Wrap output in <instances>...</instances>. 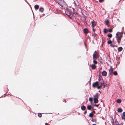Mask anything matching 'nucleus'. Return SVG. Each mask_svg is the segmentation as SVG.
I'll list each match as a JSON object with an SVG mask.
<instances>
[{
    "label": "nucleus",
    "mask_w": 125,
    "mask_h": 125,
    "mask_svg": "<svg viewBox=\"0 0 125 125\" xmlns=\"http://www.w3.org/2000/svg\"><path fill=\"white\" fill-rule=\"evenodd\" d=\"M39 11L41 12H43L44 9L42 8L41 7L39 9Z\"/></svg>",
    "instance_id": "18"
},
{
    "label": "nucleus",
    "mask_w": 125,
    "mask_h": 125,
    "mask_svg": "<svg viewBox=\"0 0 125 125\" xmlns=\"http://www.w3.org/2000/svg\"><path fill=\"white\" fill-rule=\"evenodd\" d=\"M104 0H99V1L100 2H102Z\"/></svg>",
    "instance_id": "41"
},
{
    "label": "nucleus",
    "mask_w": 125,
    "mask_h": 125,
    "mask_svg": "<svg viewBox=\"0 0 125 125\" xmlns=\"http://www.w3.org/2000/svg\"><path fill=\"white\" fill-rule=\"evenodd\" d=\"M94 103H97L98 102V99L94 98Z\"/></svg>",
    "instance_id": "17"
},
{
    "label": "nucleus",
    "mask_w": 125,
    "mask_h": 125,
    "mask_svg": "<svg viewBox=\"0 0 125 125\" xmlns=\"http://www.w3.org/2000/svg\"><path fill=\"white\" fill-rule=\"evenodd\" d=\"M86 113H87V112H86V111H85L84 112V114H86Z\"/></svg>",
    "instance_id": "48"
},
{
    "label": "nucleus",
    "mask_w": 125,
    "mask_h": 125,
    "mask_svg": "<svg viewBox=\"0 0 125 125\" xmlns=\"http://www.w3.org/2000/svg\"><path fill=\"white\" fill-rule=\"evenodd\" d=\"M116 102L118 103H120L121 102V100L120 99H118L117 100Z\"/></svg>",
    "instance_id": "22"
},
{
    "label": "nucleus",
    "mask_w": 125,
    "mask_h": 125,
    "mask_svg": "<svg viewBox=\"0 0 125 125\" xmlns=\"http://www.w3.org/2000/svg\"><path fill=\"white\" fill-rule=\"evenodd\" d=\"M94 98L98 99V98L99 95L97 94H96L95 95H94Z\"/></svg>",
    "instance_id": "9"
},
{
    "label": "nucleus",
    "mask_w": 125,
    "mask_h": 125,
    "mask_svg": "<svg viewBox=\"0 0 125 125\" xmlns=\"http://www.w3.org/2000/svg\"><path fill=\"white\" fill-rule=\"evenodd\" d=\"M94 106L97 107H98L99 106V105L97 104H95L94 105Z\"/></svg>",
    "instance_id": "42"
},
{
    "label": "nucleus",
    "mask_w": 125,
    "mask_h": 125,
    "mask_svg": "<svg viewBox=\"0 0 125 125\" xmlns=\"http://www.w3.org/2000/svg\"><path fill=\"white\" fill-rule=\"evenodd\" d=\"M102 81V84H104V81H103V80Z\"/></svg>",
    "instance_id": "45"
},
{
    "label": "nucleus",
    "mask_w": 125,
    "mask_h": 125,
    "mask_svg": "<svg viewBox=\"0 0 125 125\" xmlns=\"http://www.w3.org/2000/svg\"><path fill=\"white\" fill-rule=\"evenodd\" d=\"M34 8L36 10H37L39 8V6L38 5H36L34 6Z\"/></svg>",
    "instance_id": "16"
},
{
    "label": "nucleus",
    "mask_w": 125,
    "mask_h": 125,
    "mask_svg": "<svg viewBox=\"0 0 125 125\" xmlns=\"http://www.w3.org/2000/svg\"><path fill=\"white\" fill-rule=\"evenodd\" d=\"M108 27H109V25H108V24L107 25H106Z\"/></svg>",
    "instance_id": "54"
},
{
    "label": "nucleus",
    "mask_w": 125,
    "mask_h": 125,
    "mask_svg": "<svg viewBox=\"0 0 125 125\" xmlns=\"http://www.w3.org/2000/svg\"><path fill=\"white\" fill-rule=\"evenodd\" d=\"M123 116H124V117H125V112H124L123 113Z\"/></svg>",
    "instance_id": "39"
},
{
    "label": "nucleus",
    "mask_w": 125,
    "mask_h": 125,
    "mask_svg": "<svg viewBox=\"0 0 125 125\" xmlns=\"http://www.w3.org/2000/svg\"><path fill=\"white\" fill-rule=\"evenodd\" d=\"M108 37L109 38H111L112 37V35L111 34H109L107 35Z\"/></svg>",
    "instance_id": "24"
},
{
    "label": "nucleus",
    "mask_w": 125,
    "mask_h": 125,
    "mask_svg": "<svg viewBox=\"0 0 125 125\" xmlns=\"http://www.w3.org/2000/svg\"><path fill=\"white\" fill-rule=\"evenodd\" d=\"M56 2L61 7L65 2L63 0H56Z\"/></svg>",
    "instance_id": "2"
},
{
    "label": "nucleus",
    "mask_w": 125,
    "mask_h": 125,
    "mask_svg": "<svg viewBox=\"0 0 125 125\" xmlns=\"http://www.w3.org/2000/svg\"><path fill=\"white\" fill-rule=\"evenodd\" d=\"M93 115H94L92 113H91L89 114V116L91 117H93Z\"/></svg>",
    "instance_id": "23"
},
{
    "label": "nucleus",
    "mask_w": 125,
    "mask_h": 125,
    "mask_svg": "<svg viewBox=\"0 0 125 125\" xmlns=\"http://www.w3.org/2000/svg\"><path fill=\"white\" fill-rule=\"evenodd\" d=\"M81 108L82 110H84L86 108V107L85 106L83 105L81 106Z\"/></svg>",
    "instance_id": "12"
},
{
    "label": "nucleus",
    "mask_w": 125,
    "mask_h": 125,
    "mask_svg": "<svg viewBox=\"0 0 125 125\" xmlns=\"http://www.w3.org/2000/svg\"><path fill=\"white\" fill-rule=\"evenodd\" d=\"M99 56V55L97 53H94L93 55V58L94 59H96Z\"/></svg>",
    "instance_id": "4"
},
{
    "label": "nucleus",
    "mask_w": 125,
    "mask_h": 125,
    "mask_svg": "<svg viewBox=\"0 0 125 125\" xmlns=\"http://www.w3.org/2000/svg\"><path fill=\"white\" fill-rule=\"evenodd\" d=\"M108 31V30H107L105 28L104 30V32L105 33H106Z\"/></svg>",
    "instance_id": "25"
},
{
    "label": "nucleus",
    "mask_w": 125,
    "mask_h": 125,
    "mask_svg": "<svg viewBox=\"0 0 125 125\" xmlns=\"http://www.w3.org/2000/svg\"><path fill=\"white\" fill-rule=\"evenodd\" d=\"M72 9H73V10H74V9L73 8H72Z\"/></svg>",
    "instance_id": "56"
},
{
    "label": "nucleus",
    "mask_w": 125,
    "mask_h": 125,
    "mask_svg": "<svg viewBox=\"0 0 125 125\" xmlns=\"http://www.w3.org/2000/svg\"><path fill=\"white\" fill-rule=\"evenodd\" d=\"M123 50V48L121 47H119L118 49V52H121V51Z\"/></svg>",
    "instance_id": "14"
},
{
    "label": "nucleus",
    "mask_w": 125,
    "mask_h": 125,
    "mask_svg": "<svg viewBox=\"0 0 125 125\" xmlns=\"http://www.w3.org/2000/svg\"><path fill=\"white\" fill-rule=\"evenodd\" d=\"M98 80L99 81H103V79L102 77L100 75H99V78L98 79Z\"/></svg>",
    "instance_id": "11"
},
{
    "label": "nucleus",
    "mask_w": 125,
    "mask_h": 125,
    "mask_svg": "<svg viewBox=\"0 0 125 125\" xmlns=\"http://www.w3.org/2000/svg\"><path fill=\"white\" fill-rule=\"evenodd\" d=\"M94 64H92L90 65L93 69H94L95 68L96 66Z\"/></svg>",
    "instance_id": "10"
},
{
    "label": "nucleus",
    "mask_w": 125,
    "mask_h": 125,
    "mask_svg": "<svg viewBox=\"0 0 125 125\" xmlns=\"http://www.w3.org/2000/svg\"><path fill=\"white\" fill-rule=\"evenodd\" d=\"M65 12L67 16H69L70 18H72L73 17V15H72L71 14V12L69 9H67V10H66Z\"/></svg>",
    "instance_id": "1"
},
{
    "label": "nucleus",
    "mask_w": 125,
    "mask_h": 125,
    "mask_svg": "<svg viewBox=\"0 0 125 125\" xmlns=\"http://www.w3.org/2000/svg\"><path fill=\"white\" fill-rule=\"evenodd\" d=\"M111 121L112 122V123H114V120L113 118H112L111 120Z\"/></svg>",
    "instance_id": "38"
},
{
    "label": "nucleus",
    "mask_w": 125,
    "mask_h": 125,
    "mask_svg": "<svg viewBox=\"0 0 125 125\" xmlns=\"http://www.w3.org/2000/svg\"><path fill=\"white\" fill-rule=\"evenodd\" d=\"M84 32L85 33H87L88 32V30L86 28H85L84 30Z\"/></svg>",
    "instance_id": "13"
},
{
    "label": "nucleus",
    "mask_w": 125,
    "mask_h": 125,
    "mask_svg": "<svg viewBox=\"0 0 125 125\" xmlns=\"http://www.w3.org/2000/svg\"><path fill=\"white\" fill-rule=\"evenodd\" d=\"M123 111L122 109L120 108H118V112L121 113Z\"/></svg>",
    "instance_id": "15"
},
{
    "label": "nucleus",
    "mask_w": 125,
    "mask_h": 125,
    "mask_svg": "<svg viewBox=\"0 0 125 125\" xmlns=\"http://www.w3.org/2000/svg\"><path fill=\"white\" fill-rule=\"evenodd\" d=\"M113 73L114 75H117V73L116 71H115Z\"/></svg>",
    "instance_id": "28"
},
{
    "label": "nucleus",
    "mask_w": 125,
    "mask_h": 125,
    "mask_svg": "<svg viewBox=\"0 0 125 125\" xmlns=\"http://www.w3.org/2000/svg\"><path fill=\"white\" fill-rule=\"evenodd\" d=\"M95 59H94V60L93 61V62L94 63L93 64L95 65L97 64V61L95 60Z\"/></svg>",
    "instance_id": "20"
},
{
    "label": "nucleus",
    "mask_w": 125,
    "mask_h": 125,
    "mask_svg": "<svg viewBox=\"0 0 125 125\" xmlns=\"http://www.w3.org/2000/svg\"><path fill=\"white\" fill-rule=\"evenodd\" d=\"M106 25H107L109 23V20H107L105 21Z\"/></svg>",
    "instance_id": "21"
},
{
    "label": "nucleus",
    "mask_w": 125,
    "mask_h": 125,
    "mask_svg": "<svg viewBox=\"0 0 125 125\" xmlns=\"http://www.w3.org/2000/svg\"><path fill=\"white\" fill-rule=\"evenodd\" d=\"M61 7H62L63 8L65 9V10H67V9H68V6L65 2L64 3V4L62 6H61Z\"/></svg>",
    "instance_id": "5"
},
{
    "label": "nucleus",
    "mask_w": 125,
    "mask_h": 125,
    "mask_svg": "<svg viewBox=\"0 0 125 125\" xmlns=\"http://www.w3.org/2000/svg\"><path fill=\"white\" fill-rule=\"evenodd\" d=\"M122 33L120 32H117L116 34V38H118L120 40L122 36Z\"/></svg>",
    "instance_id": "3"
},
{
    "label": "nucleus",
    "mask_w": 125,
    "mask_h": 125,
    "mask_svg": "<svg viewBox=\"0 0 125 125\" xmlns=\"http://www.w3.org/2000/svg\"><path fill=\"white\" fill-rule=\"evenodd\" d=\"M92 125H96L95 124H93Z\"/></svg>",
    "instance_id": "55"
},
{
    "label": "nucleus",
    "mask_w": 125,
    "mask_h": 125,
    "mask_svg": "<svg viewBox=\"0 0 125 125\" xmlns=\"http://www.w3.org/2000/svg\"><path fill=\"white\" fill-rule=\"evenodd\" d=\"M110 46L113 47H116V46L113 45L112 44L110 45Z\"/></svg>",
    "instance_id": "34"
},
{
    "label": "nucleus",
    "mask_w": 125,
    "mask_h": 125,
    "mask_svg": "<svg viewBox=\"0 0 125 125\" xmlns=\"http://www.w3.org/2000/svg\"><path fill=\"white\" fill-rule=\"evenodd\" d=\"M58 10H57V11H58Z\"/></svg>",
    "instance_id": "57"
},
{
    "label": "nucleus",
    "mask_w": 125,
    "mask_h": 125,
    "mask_svg": "<svg viewBox=\"0 0 125 125\" xmlns=\"http://www.w3.org/2000/svg\"><path fill=\"white\" fill-rule=\"evenodd\" d=\"M92 108L91 106L90 105H88L87 106V108L89 110H90Z\"/></svg>",
    "instance_id": "19"
},
{
    "label": "nucleus",
    "mask_w": 125,
    "mask_h": 125,
    "mask_svg": "<svg viewBox=\"0 0 125 125\" xmlns=\"http://www.w3.org/2000/svg\"><path fill=\"white\" fill-rule=\"evenodd\" d=\"M100 83L101 84V85H101V86H102V85L104 86L103 88H104L105 87V85L104 84H102V81L101 82H100Z\"/></svg>",
    "instance_id": "29"
},
{
    "label": "nucleus",
    "mask_w": 125,
    "mask_h": 125,
    "mask_svg": "<svg viewBox=\"0 0 125 125\" xmlns=\"http://www.w3.org/2000/svg\"><path fill=\"white\" fill-rule=\"evenodd\" d=\"M74 5L75 6H77V5H76V3H75V2H74Z\"/></svg>",
    "instance_id": "44"
},
{
    "label": "nucleus",
    "mask_w": 125,
    "mask_h": 125,
    "mask_svg": "<svg viewBox=\"0 0 125 125\" xmlns=\"http://www.w3.org/2000/svg\"><path fill=\"white\" fill-rule=\"evenodd\" d=\"M112 43V41H111L110 40L108 41L107 42V43L109 44H111Z\"/></svg>",
    "instance_id": "31"
},
{
    "label": "nucleus",
    "mask_w": 125,
    "mask_h": 125,
    "mask_svg": "<svg viewBox=\"0 0 125 125\" xmlns=\"http://www.w3.org/2000/svg\"><path fill=\"white\" fill-rule=\"evenodd\" d=\"M89 100L91 102V103H92L93 101V99L91 97H90L89 98Z\"/></svg>",
    "instance_id": "26"
},
{
    "label": "nucleus",
    "mask_w": 125,
    "mask_h": 125,
    "mask_svg": "<svg viewBox=\"0 0 125 125\" xmlns=\"http://www.w3.org/2000/svg\"><path fill=\"white\" fill-rule=\"evenodd\" d=\"M38 117H41L42 116V115L40 113H38Z\"/></svg>",
    "instance_id": "27"
},
{
    "label": "nucleus",
    "mask_w": 125,
    "mask_h": 125,
    "mask_svg": "<svg viewBox=\"0 0 125 125\" xmlns=\"http://www.w3.org/2000/svg\"><path fill=\"white\" fill-rule=\"evenodd\" d=\"M124 27H123L122 28V29H123V30H124Z\"/></svg>",
    "instance_id": "51"
},
{
    "label": "nucleus",
    "mask_w": 125,
    "mask_h": 125,
    "mask_svg": "<svg viewBox=\"0 0 125 125\" xmlns=\"http://www.w3.org/2000/svg\"><path fill=\"white\" fill-rule=\"evenodd\" d=\"M92 112H93V113H95V112L94 111H93Z\"/></svg>",
    "instance_id": "49"
},
{
    "label": "nucleus",
    "mask_w": 125,
    "mask_h": 125,
    "mask_svg": "<svg viewBox=\"0 0 125 125\" xmlns=\"http://www.w3.org/2000/svg\"><path fill=\"white\" fill-rule=\"evenodd\" d=\"M102 75L104 76H105L107 74V72L105 71H104L102 73Z\"/></svg>",
    "instance_id": "8"
},
{
    "label": "nucleus",
    "mask_w": 125,
    "mask_h": 125,
    "mask_svg": "<svg viewBox=\"0 0 125 125\" xmlns=\"http://www.w3.org/2000/svg\"><path fill=\"white\" fill-rule=\"evenodd\" d=\"M92 25V28H94V27L95 25V23L94 21H91V22Z\"/></svg>",
    "instance_id": "7"
},
{
    "label": "nucleus",
    "mask_w": 125,
    "mask_h": 125,
    "mask_svg": "<svg viewBox=\"0 0 125 125\" xmlns=\"http://www.w3.org/2000/svg\"><path fill=\"white\" fill-rule=\"evenodd\" d=\"M117 41L118 42V44H119L120 43V41L117 39Z\"/></svg>",
    "instance_id": "43"
},
{
    "label": "nucleus",
    "mask_w": 125,
    "mask_h": 125,
    "mask_svg": "<svg viewBox=\"0 0 125 125\" xmlns=\"http://www.w3.org/2000/svg\"><path fill=\"white\" fill-rule=\"evenodd\" d=\"M97 86V85H96V84H95V83H94L93 84V87H96Z\"/></svg>",
    "instance_id": "30"
},
{
    "label": "nucleus",
    "mask_w": 125,
    "mask_h": 125,
    "mask_svg": "<svg viewBox=\"0 0 125 125\" xmlns=\"http://www.w3.org/2000/svg\"><path fill=\"white\" fill-rule=\"evenodd\" d=\"M122 118L123 119H124L125 120V117H124V116H122Z\"/></svg>",
    "instance_id": "40"
},
{
    "label": "nucleus",
    "mask_w": 125,
    "mask_h": 125,
    "mask_svg": "<svg viewBox=\"0 0 125 125\" xmlns=\"http://www.w3.org/2000/svg\"><path fill=\"white\" fill-rule=\"evenodd\" d=\"M113 69L112 66L110 67V69L109 70V75H111L113 72Z\"/></svg>",
    "instance_id": "6"
},
{
    "label": "nucleus",
    "mask_w": 125,
    "mask_h": 125,
    "mask_svg": "<svg viewBox=\"0 0 125 125\" xmlns=\"http://www.w3.org/2000/svg\"><path fill=\"white\" fill-rule=\"evenodd\" d=\"M95 83V84L96 85H97V86L98 85V82H96Z\"/></svg>",
    "instance_id": "35"
},
{
    "label": "nucleus",
    "mask_w": 125,
    "mask_h": 125,
    "mask_svg": "<svg viewBox=\"0 0 125 125\" xmlns=\"http://www.w3.org/2000/svg\"><path fill=\"white\" fill-rule=\"evenodd\" d=\"M97 53L96 52V51H94V53Z\"/></svg>",
    "instance_id": "50"
},
{
    "label": "nucleus",
    "mask_w": 125,
    "mask_h": 125,
    "mask_svg": "<svg viewBox=\"0 0 125 125\" xmlns=\"http://www.w3.org/2000/svg\"><path fill=\"white\" fill-rule=\"evenodd\" d=\"M91 76L90 78V80L89 81V82L90 83V80H91Z\"/></svg>",
    "instance_id": "46"
},
{
    "label": "nucleus",
    "mask_w": 125,
    "mask_h": 125,
    "mask_svg": "<svg viewBox=\"0 0 125 125\" xmlns=\"http://www.w3.org/2000/svg\"><path fill=\"white\" fill-rule=\"evenodd\" d=\"M93 31H95V29L93 28Z\"/></svg>",
    "instance_id": "47"
},
{
    "label": "nucleus",
    "mask_w": 125,
    "mask_h": 125,
    "mask_svg": "<svg viewBox=\"0 0 125 125\" xmlns=\"http://www.w3.org/2000/svg\"><path fill=\"white\" fill-rule=\"evenodd\" d=\"M97 36V35L95 34H94V38H95L96 39V36Z\"/></svg>",
    "instance_id": "32"
},
{
    "label": "nucleus",
    "mask_w": 125,
    "mask_h": 125,
    "mask_svg": "<svg viewBox=\"0 0 125 125\" xmlns=\"http://www.w3.org/2000/svg\"><path fill=\"white\" fill-rule=\"evenodd\" d=\"M92 121L93 122H96V120L95 119H92Z\"/></svg>",
    "instance_id": "36"
},
{
    "label": "nucleus",
    "mask_w": 125,
    "mask_h": 125,
    "mask_svg": "<svg viewBox=\"0 0 125 125\" xmlns=\"http://www.w3.org/2000/svg\"><path fill=\"white\" fill-rule=\"evenodd\" d=\"M100 61L101 63H102V62L101 61Z\"/></svg>",
    "instance_id": "53"
},
{
    "label": "nucleus",
    "mask_w": 125,
    "mask_h": 125,
    "mask_svg": "<svg viewBox=\"0 0 125 125\" xmlns=\"http://www.w3.org/2000/svg\"><path fill=\"white\" fill-rule=\"evenodd\" d=\"M64 102H66V101H64Z\"/></svg>",
    "instance_id": "58"
},
{
    "label": "nucleus",
    "mask_w": 125,
    "mask_h": 125,
    "mask_svg": "<svg viewBox=\"0 0 125 125\" xmlns=\"http://www.w3.org/2000/svg\"><path fill=\"white\" fill-rule=\"evenodd\" d=\"M108 31L110 32H111L112 31V29H109V30Z\"/></svg>",
    "instance_id": "37"
},
{
    "label": "nucleus",
    "mask_w": 125,
    "mask_h": 125,
    "mask_svg": "<svg viewBox=\"0 0 125 125\" xmlns=\"http://www.w3.org/2000/svg\"><path fill=\"white\" fill-rule=\"evenodd\" d=\"M47 123H45V125H47Z\"/></svg>",
    "instance_id": "52"
},
{
    "label": "nucleus",
    "mask_w": 125,
    "mask_h": 125,
    "mask_svg": "<svg viewBox=\"0 0 125 125\" xmlns=\"http://www.w3.org/2000/svg\"><path fill=\"white\" fill-rule=\"evenodd\" d=\"M101 87V85L98 86L96 87L98 89H100Z\"/></svg>",
    "instance_id": "33"
},
{
    "label": "nucleus",
    "mask_w": 125,
    "mask_h": 125,
    "mask_svg": "<svg viewBox=\"0 0 125 125\" xmlns=\"http://www.w3.org/2000/svg\"><path fill=\"white\" fill-rule=\"evenodd\" d=\"M122 125V124H121V125Z\"/></svg>",
    "instance_id": "59"
}]
</instances>
